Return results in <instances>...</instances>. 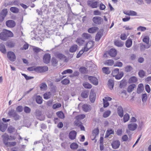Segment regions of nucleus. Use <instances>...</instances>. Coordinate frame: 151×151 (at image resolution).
I'll list each match as a JSON object with an SVG mask.
<instances>
[{
	"label": "nucleus",
	"mask_w": 151,
	"mask_h": 151,
	"mask_svg": "<svg viewBox=\"0 0 151 151\" xmlns=\"http://www.w3.org/2000/svg\"><path fill=\"white\" fill-rule=\"evenodd\" d=\"M13 35V33L11 31L4 29L0 33V39L3 41H6L9 37H12Z\"/></svg>",
	"instance_id": "f257e3e1"
},
{
	"label": "nucleus",
	"mask_w": 151,
	"mask_h": 151,
	"mask_svg": "<svg viewBox=\"0 0 151 151\" xmlns=\"http://www.w3.org/2000/svg\"><path fill=\"white\" fill-rule=\"evenodd\" d=\"M35 71L37 73L44 72L48 70V68L47 66H38L35 67Z\"/></svg>",
	"instance_id": "f03ea898"
},
{
	"label": "nucleus",
	"mask_w": 151,
	"mask_h": 151,
	"mask_svg": "<svg viewBox=\"0 0 151 151\" xmlns=\"http://www.w3.org/2000/svg\"><path fill=\"white\" fill-rule=\"evenodd\" d=\"M7 55L9 60L11 61H14L16 59L15 55L13 52L11 51L8 52Z\"/></svg>",
	"instance_id": "7ed1b4c3"
},
{
	"label": "nucleus",
	"mask_w": 151,
	"mask_h": 151,
	"mask_svg": "<svg viewBox=\"0 0 151 151\" xmlns=\"http://www.w3.org/2000/svg\"><path fill=\"white\" fill-rule=\"evenodd\" d=\"M93 22L95 24L98 25L101 24L103 21V19L100 17H94L92 19Z\"/></svg>",
	"instance_id": "20e7f679"
},
{
	"label": "nucleus",
	"mask_w": 151,
	"mask_h": 151,
	"mask_svg": "<svg viewBox=\"0 0 151 151\" xmlns=\"http://www.w3.org/2000/svg\"><path fill=\"white\" fill-rule=\"evenodd\" d=\"M138 127L137 124L135 123H130L128 125L127 128L129 131H134Z\"/></svg>",
	"instance_id": "39448f33"
},
{
	"label": "nucleus",
	"mask_w": 151,
	"mask_h": 151,
	"mask_svg": "<svg viewBox=\"0 0 151 151\" xmlns=\"http://www.w3.org/2000/svg\"><path fill=\"white\" fill-rule=\"evenodd\" d=\"M2 137L3 143L6 146L9 142V141L10 139L9 136L8 134H5L2 136Z\"/></svg>",
	"instance_id": "423d86ee"
},
{
	"label": "nucleus",
	"mask_w": 151,
	"mask_h": 151,
	"mask_svg": "<svg viewBox=\"0 0 151 151\" xmlns=\"http://www.w3.org/2000/svg\"><path fill=\"white\" fill-rule=\"evenodd\" d=\"M88 79L93 84L95 85H97L98 84V81L96 77L94 76H89Z\"/></svg>",
	"instance_id": "0eeeda50"
},
{
	"label": "nucleus",
	"mask_w": 151,
	"mask_h": 151,
	"mask_svg": "<svg viewBox=\"0 0 151 151\" xmlns=\"http://www.w3.org/2000/svg\"><path fill=\"white\" fill-rule=\"evenodd\" d=\"M120 145V142L119 140L113 141L111 144V145L112 148L114 149L118 148Z\"/></svg>",
	"instance_id": "6e6552de"
},
{
	"label": "nucleus",
	"mask_w": 151,
	"mask_h": 151,
	"mask_svg": "<svg viewBox=\"0 0 151 151\" xmlns=\"http://www.w3.org/2000/svg\"><path fill=\"white\" fill-rule=\"evenodd\" d=\"M117 112L119 116L122 118L124 115V111L122 107L121 106H119L117 108Z\"/></svg>",
	"instance_id": "1a4fd4ad"
},
{
	"label": "nucleus",
	"mask_w": 151,
	"mask_h": 151,
	"mask_svg": "<svg viewBox=\"0 0 151 151\" xmlns=\"http://www.w3.org/2000/svg\"><path fill=\"white\" fill-rule=\"evenodd\" d=\"M51 56L50 54L46 53L43 56V60L44 63L46 64L48 63L50 60Z\"/></svg>",
	"instance_id": "9d476101"
},
{
	"label": "nucleus",
	"mask_w": 151,
	"mask_h": 151,
	"mask_svg": "<svg viewBox=\"0 0 151 151\" xmlns=\"http://www.w3.org/2000/svg\"><path fill=\"white\" fill-rule=\"evenodd\" d=\"M98 2H93L90 0L87 1L88 5L91 6L92 8H96L98 6Z\"/></svg>",
	"instance_id": "9b49d317"
},
{
	"label": "nucleus",
	"mask_w": 151,
	"mask_h": 151,
	"mask_svg": "<svg viewBox=\"0 0 151 151\" xmlns=\"http://www.w3.org/2000/svg\"><path fill=\"white\" fill-rule=\"evenodd\" d=\"M95 99L96 94L92 89H91L89 96L90 100L91 102L93 103L95 101Z\"/></svg>",
	"instance_id": "f8f14e48"
},
{
	"label": "nucleus",
	"mask_w": 151,
	"mask_h": 151,
	"mask_svg": "<svg viewBox=\"0 0 151 151\" xmlns=\"http://www.w3.org/2000/svg\"><path fill=\"white\" fill-rule=\"evenodd\" d=\"M15 22L12 20H9L6 22V24L8 27L12 28L15 25Z\"/></svg>",
	"instance_id": "ddd939ff"
},
{
	"label": "nucleus",
	"mask_w": 151,
	"mask_h": 151,
	"mask_svg": "<svg viewBox=\"0 0 151 151\" xmlns=\"http://www.w3.org/2000/svg\"><path fill=\"white\" fill-rule=\"evenodd\" d=\"M77 133L74 130H73L70 132L69 134V138L71 140L74 139L76 137Z\"/></svg>",
	"instance_id": "4468645a"
},
{
	"label": "nucleus",
	"mask_w": 151,
	"mask_h": 151,
	"mask_svg": "<svg viewBox=\"0 0 151 151\" xmlns=\"http://www.w3.org/2000/svg\"><path fill=\"white\" fill-rule=\"evenodd\" d=\"M15 45V42L12 40H9L6 42V45L9 48H12L14 47Z\"/></svg>",
	"instance_id": "2eb2a0df"
},
{
	"label": "nucleus",
	"mask_w": 151,
	"mask_h": 151,
	"mask_svg": "<svg viewBox=\"0 0 151 151\" xmlns=\"http://www.w3.org/2000/svg\"><path fill=\"white\" fill-rule=\"evenodd\" d=\"M55 56L60 60H63L65 58V56L64 55L58 52H57L55 54Z\"/></svg>",
	"instance_id": "dca6fc26"
},
{
	"label": "nucleus",
	"mask_w": 151,
	"mask_h": 151,
	"mask_svg": "<svg viewBox=\"0 0 151 151\" xmlns=\"http://www.w3.org/2000/svg\"><path fill=\"white\" fill-rule=\"evenodd\" d=\"M109 54L110 56L112 57H114L116 55L117 52L115 49H111L110 50Z\"/></svg>",
	"instance_id": "f3484780"
},
{
	"label": "nucleus",
	"mask_w": 151,
	"mask_h": 151,
	"mask_svg": "<svg viewBox=\"0 0 151 151\" xmlns=\"http://www.w3.org/2000/svg\"><path fill=\"white\" fill-rule=\"evenodd\" d=\"M114 82L113 80L112 79H110L109 80L108 83V86L109 88L110 89L112 90L114 86Z\"/></svg>",
	"instance_id": "a211bd4d"
},
{
	"label": "nucleus",
	"mask_w": 151,
	"mask_h": 151,
	"mask_svg": "<svg viewBox=\"0 0 151 151\" xmlns=\"http://www.w3.org/2000/svg\"><path fill=\"white\" fill-rule=\"evenodd\" d=\"M99 29V28L97 27H93L88 29V32L91 33H93L95 32Z\"/></svg>",
	"instance_id": "6ab92c4d"
},
{
	"label": "nucleus",
	"mask_w": 151,
	"mask_h": 151,
	"mask_svg": "<svg viewBox=\"0 0 151 151\" xmlns=\"http://www.w3.org/2000/svg\"><path fill=\"white\" fill-rule=\"evenodd\" d=\"M82 108L84 111L86 112L90 110L91 106L87 104H84L83 105Z\"/></svg>",
	"instance_id": "aec40b11"
},
{
	"label": "nucleus",
	"mask_w": 151,
	"mask_h": 151,
	"mask_svg": "<svg viewBox=\"0 0 151 151\" xmlns=\"http://www.w3.org/2000/svg\"><path fill=\"white\" fill-rule=\"evenodd\" d=\"M76 42L79 46H81L84 44L85 40L82 38H78L77 39Z\"/></svg>",
	"instance_id": "412c9836"
},
{
	"label": "nucleus",
	"mask_w": 151,
	"mask_h": 151,
	"mask_svg": "<svg viewBox=\"0 0 151 151\" xmlns=\"http://www.w3.org/2000/svg\"><path fill=\"white\" fill-rule=\"evenodd\" d=\"M0 51L3 54H5L6 52L5 46L2 43L0 44Z\"/></svg>",
	"instance_id": "4be33fe9"
},
{
	"label": "nucleus",
	"mask_w": 151,
	"mask_h": 151,
	"mask_svg": "<svg viewBox=\"0 0 151 151\" xmlns=\"http://www.w3.org/2000/svg\"><path fill=\"white\" fill-rule=\"evenodd\" d=\"M144 89V86L142 84L140 83L139 84L137 88V93H141Z\"/></svg>",
	"instance_id": "5701e85b"
},
{
	"label": "nucleus",
	"mask_w": 151,
	"mask_h": 151,
	"mask_svg": "<svg viewBox=\"0 0 151 151\" xmlns=\"http://www.w3.org/2000/svg\"><path fill=\"white\" fill-rule=\"evenodd\" d=\"M17 113L14 109H12L9 110L8 113V115L10 117H12L14 116Z\"/></svg>",
	"instance_id": "b1692460"
},
{
	"label": "nucleus",
	"mask_w": 151,
	"mask_h": 151,
	"mask_svg": "<svg viewBox=\"0 0 151 151\" xmlns=\"http://www.w3.org/2000/svg\"><path fill=\"white\" fill-rule=\"evenodd\" d=\"M114 45L118 47H121L124 45L123 42L120 40H116L114 42Z\"/></svg>",
	"instance_id": "393cba45"
},
{
	"label": "nucleus",
	"mask_w": 151,
	"mask_h": 151,
	"mask_svg": "<svg viewBox=\"0 0 151 151\" xmlns=\"http://www.w3.org/2000/svg\"><path fill=\"white\" fill-rule=\"evenodd\" d=\"M114 131L113 130L110 129L107 130L106 133L105 135V137L107 138L109 137V136L111 134H114Z\"/></svg>",
	"instance_id": "a878e982"
},
{
	"label": "nucleus",
	"mask_w": 151,
	"mask_h": 151,
	"mask_svg": "<svg viewBox=\"0 0 151 151\" xmlns=\"http://www.w3.org/2000/svg\"><path fill=\"white\" fill-rule=\"evenodd\" d=\"M132 40L131 39H128L126 41L125 45L127 47L129 48L132 45Z\"/></svg>",
	"instance_id": "bb28decb"
},
{
	"label": "nucleus",
	"mask_w": 151,
	"mask_h": 151,
	"mask_svg": "<svg viewBox=\"0 0 151 151\" xmlns=\"http://www.w3.org/2000/svg\"><path fill=\"white\" fill-rule=\"evenodd\" d=\"M7 127V126L4 124L3 123H0V129L1 132H4L6 130Z\"/></svg>",
	"instance_id": "cd10ccee"
},
{
	"label": "nucleus",
	"mask_w": 151,
	"mask_h": 151,
	"mask_svg": "<svg viewBox=\"0 0 151 151\" xmlns=\"http://www.w3.org/2000/svg\"><path fill=\"white\" fill-rule=\"evenodd\" d=\"M70 148L73 150L77 149L78 147V145L76 142L72 143L70 145Z\"/></svg>",
	"instance_id": "c85d7f7f"
},
{
	"label": "nucleus",
	"mask_w": 151,
	"mask_h": 151,
	"mask_svg": "<svg viewBox=\"0 0 151 151\" xmlns=\"http://www.w3.org/2000/svg\"><path fill=\"white\" fill-rule=\"evenodd\" d=\"M123 122L124 123L128 121L129 119L130 116L129 114L128 113L125 114L124 115H123Z\"/></svg>",
	"instance_id": "c756f323"
},
{
	"label": "nucleus",
	"mask_w": 151,
	"mask_h": 151,
	"mask_svg": "<svg viewBox=\"0 0 151 151\" xmlns=\"http://www.w3.org/2000/svg\"><path fill=\"white\" fill-rule=\"evenodd\" d=\"M135 87L136 85L134 84H132L130 85L129 86L127 89V91L129 93L132 92L134 88Z\"/></svg>",
	"instance_id": "7c9ffc66"
},
{
	"label": "nucleus",
	"mask_w": 151,
	"mask_h": 151,
	"mask_svg": "<svg viewBox=\"0 0 151 151\" xmlns=\"http://www.w3.org/2000/svg\"><path fill=\"white\" fill-rule=\"evenodd\" d=\"M85 117V115L84 114H80L76 116L75 118L77 122H79L80 120L84 119Z\"/></svg>",
	"instance_id": "2f4dec72"
},
{
	"label": "nucleus",
	"mask_w": 151,
	"mask_h": 151,
	"mask_svg": "<svg viewBox=\"0 0 151 151\" xmlns=\"http://www.w3.org/2000/svg\"><path fill=\"white\" fill-rule=\"evenodd\" d=\"M77 48V45H74L71 47L69 51L71 52H74L76 51Z\"/></svg>",
	"instance_id": "473e14b6"
},
{
	"label": "nucleus",
	"mask_w": 151,
	"mask_h": 151,
	"mask_svg": "<svg viewBox=\"0 0 151 151\" xmlns=\"http://www.w3.org/2000/svg\"><path fill=\"white\" fill-rule=\"evenodd\" d=\"M114 63V61L112 60H106L104 63L106 65L111 66Z\"/></svg>",
	"instance_id": "72a5a7b5"
},
{
	"label": "nucleus",
	"mask_w": 151,
	"mask_h": 151,
	"mask_svg": "<svg viewBox=\"0 0 151 151\" xmlns=\"http://www.w3.org/2000/svg\"><path fill=\"white\" fill-rule=\"evenodd\" d=\"M140 46V49L141 50H144L145 49H148L150 47V45L148 44L146 45H144L143 44H141Z\"/></svg>",
	"instance_id": "f704fd0d"
},
{
	"label": "nucleus",
	"mask_w": 151,
	"mask_h": 151,
	"mask_svg": "<svg viewBox=\"0 0 151 151\" xmlns=\"http://www.w3.org/2000/svg\"><path fill=\"white\" fill-rule=\"evenodd\" d=\"M102 70L104 73L106 74H109L110 73L109 68L108 67H104L102 68Z\"/></svg>",
	"instance_id": "c9c22d12"
},
{
	"label": "nucleus",
	"mask_w": 151,
	"mask_h": 151,
	"mask_svg": "<svg viewBox=\"0 0 151 151\" xmlns=\"http://www.w3.org/2000/svg\"><path fill=\"white\" fill-rule=\"evenodd\" d=\"M36 101L37 104H40L42 103V98L40 96H37L36 98Z\"/></svg>",
	"instance_id": "e433bc0d"
},
{
	"label": "nucleus",
	"mask_w": 151,
	"mask_h": 151,
	"mask_svg": "<svg viewBox=\"0 0 151 151\" xmlns=\"http://www.w3.org/2000/svg\"><path fill=\"white\" fill-rule=\"evenodd\" d=\"M51 95V93L50 92H47L44 94L43 97L45 99H47L50 98Z\"/></svg>",
	"instance_id": "4c0bfd02"
},
{
	"label": "nucleus",
	"mask_w": 151,
	"mask_h": 151,
	"mask_svg": "<svg viewBox=\"0 0 151 151\" xmlns=\"http://www.w3.org/2000/svg\"><path fill=\"white\" fill-rule=\"evenodd\" d=\"M137 79L136 77L134 76L131 77L129 79V83H135L137 81Z\"/></svg>",
	"instance_id": "58836bf2"
},
{
	"label": "nucleus",
	"mask_w": 151,
	"mask_h": 151,
	"mask_svg": "<svg viewBox=\"0 0 151 151\" xmlns=\"http://www.w3.org/2000/svg\"><path fill=\"white\" fill-rule=\"evenodd\" d=\"M88 95V93L87 91H85L82 92L81 94L82 97L84 98H87Z\"/></svg>",
	"instance_id": "ea45409f"
},
{
	"label": "nucleus",
	"mask_w": 151,
	"mask_h": 151,
	"mask_svg": "<svg viewBox=\"0 0 151 151\" xmlns=\"http://www.w3.org/2000/svg\"><path fill=\"white\" fill-rule=\"evenodd\" d=\"M102 34L101 32H98L95 37V40L96 41H98L102 36Z\"/></svg>",
	"instance_id": "a19ab883"
},
{
	"label": "nucleus",
	"mask_w": 151,
	"mask_h": 151,
	"mask_svg": "<svg viewBox=\"0 0 151 151\" xmlns=\"http://www.w3.org/2000/svg\"><path fill=\"white\" fill-rule=\"evenodd\" d=\"M83 86L86 88L90 89L92 88V85L87 82H85L83 84Z\"/></svg>",
	"instance_id": "79ce46f5"
},
{
	"label": "nucleus",
	"mask_w": 151,
	"mask_h": 151,
	"mask_svg": "<svg viewBox=\"0 0 151 151\" xmlns=\"http://www.w3.org/2000/svg\"><path fill=\"white\" fill-rule=\"evenodd\" d=\"M10 11L14 13H18L19 11V9L15 7H12L10 9Z\"/></svg>",
	"instance_id": "37998d69"
},
{
	"label": "nucleus",
	"mask_w": 151,
	"mask_h": 151,
	"mask_svg": "<svg viewBox=\"0 0 151 151\" xmlns=\"http://www.w3.org/2000/svg\"><path fill=\"white\" fill-rule=\"evenodd\" d=\"M123 73L122 72H121L114 76L115 77V78L116 79L119 80L122 78V77L123 76Z\"/></svg>",
	"instance_id": "c03bdc74"
},
{
	"label": "nucleus",
	"mask_w": 151,
	"mask_h": 151,
	"mask_svg": "<svg viewBox=\"0 0 151 151\" xmlns=\"http://www.w3.org/2000/svg\"><path fill=\"white\" fill-rule=\"evenodd\" d=\"M56 114L57 116L61 119H63L64 118V114L61 111L58 112Z\"/></svg>",
	"instance_id": "a18cd8bd"
},
{
	"label": "nucleus",
	"mask_w": 151,
	"mask_h": 151,
	"mask_svg": "<svg viewBox=\"0 0 151 151\" xmlns=\"http://www.w3.org/2000/svg\"><path fill=\"white\" fill-rule=\"evenodd\" d=\"M8 130L9 133H12L14 132L15 131V129L14 127L12 126H10L8 128Z\"/></svg>",
	"instance_id": "49530a36"
},
{
	"label": "nucleus",
	"mask_w": 151,
	"mask_h": 151,
	"mask_svg": "<svg viewBox=\"0 0 151 151\" xmlns=\"http://www.w3.org/2000/svg\"><path fill=\"white\" fill-rule=\"evenodd\" d=\"M119 68H116L114 69L112 72V75L113 76H114L119 73Z\"/></svg>",
	"instance_id": "de8ad7c7"
},
{
	"label": "nucleus",
	"mask_w": 151,
	"mask_h": 151,
	"mask_svg": "<svg viewBox=\"0 0 151 151\" xmlns=\"http://www.w3.org/2000/svg\"><path fill=\"white\" fill-rule=\"evenodd\" d=\"M82 37L84 39H87L90 38L91 37V35L88 34L84 33L82 34Z\"/></svg>",
	"instance_id": "09e8293b"
},
{
	"label": "nucleus",
	"mask_w": 151,
	"mask_h": 151,
	"mask_svg": "<svg viewBox=\"0 0 151 151\" xmlns=\"http://www.w3.org/2000/svg\"><path fill=\"white\" fill-rule=\"evenodd\" d=\"M142 41L147 44H148L149 43L150 38L149 37L146 36L143 38Z\"/></svg>",
	"instance_id": "8fccbe9b"
},
{
	"label": "nucleus",
	"mask_w": 151,
	"mask_h": 151,
	"mask_svg": "<svg viewBox=\"0 0 151 151\" xmlns=\"http://www.w3.org/2000/svg\"><path fill=\"white\" fill-rule=\"evenodd\" d=\"M111 113V112L110 111H107L104 113L103 114V117L104 118H107L110 115Z\"/></svg>",
	"instance_id": "3c124183"
},
{
	"label": "nucleus",
	"mask_w": 151,
	"mask_h": 151,
	"mask_svg": "<svg viewBox=\"0 0 151 151\" xmlns=\"http://www.w3.org/2000/svg\"><path fill=\"white\" fill-rule=\"evenodd\" d=\"M47 87V86L45 83H42L40 85V88L41 90H46Z\"/></svg>",
	"instance_id": "603ef678"
},
{
	"label": "nucleus",
	"mask_w": 151,
	"mask_h": 151,
	"mask_svg": "<svg viewBox=\"0 0 151 151\" xmlns=\"http://www.w3.org/2000/svg\"><path fill=\"white\" fill-rule=\"evenodd\" d=\"M17 142H9L6 147H11L15 146L16 145Z\"/></svg>",
	"instance_id": "864d4df0"
},
{
	"label": "nucleus",
	"mask_w": 151,
	"mask_h": 151,
	"mask_svg": "<svg viewBox=\"0 0 151 151\" xmlns=\"http://www.w3.org/2000/svg\"><path fill=\"white\" fill-rule=\"evenodd\" d=\"M138 75L141 78H143L145 76V72L143 70H140L139 72Z\"/></svg>",
	"instance_id": "5fc2aeb1"
},
{
	"label": "nucleus",
	"mask_w": 151,
	"mask_h": 151,
	"mask_svg": "<svg viewBox=\"0 0 151 151\" xmlns=\"http://www.w3.org/2000/svg\"><path fill=\"white\" fill-rule=\"evenodd\" d=\"M73 70L71 69H68L65 70L62 73V75L66 74L67 73H73Z\"/></svg>",
	"instance_id": "6e6d98bb"
},
{
	"label": "nucleus",
	"mask_w": 151,
	"mask_h": 151,
	"mask_svg": "<svg viewBox=\"0 0 151 151\" xmlns=\"http://www.w3.org/2000/svg\"><path fill=\"white\" fill-rule=\"evenodd\" d=\"M7 13V10L6 9H4L1 11L0 13V14L6 17Z\"/></svg>",
	"instance_id": "4d7b16f0"
},
{
	"label": "nucleus",
	"mask_w": 151,
	"mask_h": 151,
	"mask_svg": "<svg viewBox=\"0 0 151 151\" xmlns=\"http://www.w3.org/2000/svg\"><path fill=\"white\" fill-rule=\"evenodd\" d=\"M61 106V104L59 103H57L56 104H54L52 106V108L53 109H55L56 108L60 107Z\"/></svg>",
	"instance_id": "13d9d810"
},
{
	"label": "nucleus",
	"mask_w": 151,
	"mask_h": 151,
	"mask_svg": "<svg viewBox=\"0 0 151 151\" xmlns=\"http://www.w3.org/2000/svg\"><path fill=\"white\" fill-rule=\"evenodd\" d=\"M51 62L52 65H55L57 64L58 61V60L54 58H52V59Z\"/></svg>",
	"instance_id": "bf43d9fd"
},
{
	"label": "nucleus",
	"mask_w": 151,
	"mask_h": 151,
	"mask_svg": "<svg viewBox=\"0 0 151 151\" xmlns=\"http://www.w3.org/2000/svg\"><path fill=\"white\" fill-rule=\"evenodd\" d=\"M142 101L143 102H145L147 99V96L146 93H144L142 95Z\"/></svg>",
	"instance_id": "052dcab7"
},
{
	"label": "nucleus",
	"mask_w": 151,
	"mask_h": 151,
	"mask_svg": "<svg viewBox=\"0 0 151 151\" xmlns=\"http://www.w3.org/2000/svg\"><path fill=\"white\" fill-rule=\"evenodd\" d=\"M33 50L36 53H38L41 51H42V50L41 49L36 47H34L33 48Z\"/></svg>",
	"instance_id": "680f3d73"
},
{
	"label": "nucleus",
	"mask_w": 151,
	"mask_h": 151,
	"mask_svg": "<svg viewBox=\"0 0 151 151\" xmlns=\"http://www.w3.org/2000/svg\"><path fill=\"white\" fill-rule=\"evenodd\" d=\"M99 130L98 128L95 129L93 131V135L96 136L99 133Z\"/></svg>",
	"instance_id": "e2e57ef3"
},
{
	"label": "nucleus",
	"mask_w": 151,
	"mask_h": 151,
	"mask_svg": "<svg viewBox=\"0 0 151 151\" xmlns=\"http://www.w3.org/2000/svg\"><path fill=\"white\" fill-rule=\"evenodd\" d=\"M24 111L26 113H29L31 111V109L29 107L25 106L24 107Z\"/></svg>",
	"instance_id": "0e129e2a"
},
{
	"label": "nucleus",
	"mask_w": 151,
	"mask_h": 151,
	"mask_svg": "<svg viewBox=\"0 0 151 151\" xmlns=\"http://www.w3.org/2000/svg\"><path fill=\"white\" fill-rule=\"evenodd\" d=\"M93 42H88L86 44V45L89 49L93 47Z\"/></svg>",
	"instance_id": "69168bd1"
},
{
	"label": "nucleus",
	"mask_w": 151,
	"mask_h": 151,
	"mask_svg": "<svg viewBox=\"0 0 151 151\" xmlns=\"http://www.w3.org/2000/svg\"><path fill=\"white\" fill-rule=\"evenodd\" d=\"M69 80L67 79H64L63 81H61V83L64 85H67L69 83Z\"/></svg>",
	"instance_id": "338daca9"
},
{
	"label": "nucleus",
	"mask_w": 151,
	"mask_h": 151,
	"mask_svg": "<svg viewBox=\"0 0 151 151\" xmlns=\"http://www.w3.org/2000/svg\"><path fill=\"white\" fill-rule=\"evenodd\" d=\"M132 69V67L130 65L127 66L125 68V71L127 72H129Z\"/></svg>",
	"instance_id": "774afa93"
}]
</instances>
